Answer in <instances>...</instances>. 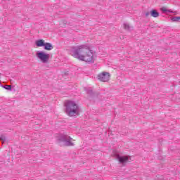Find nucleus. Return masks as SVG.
<instances>
[{"label":"nucleus","mask_w":180,"mask_h":180,"mask_svg":"<svg viewBox=\"0 0 180 180\" xmlns=\"http://www.w3.org/2000/svg\"><path fill=\"white\" fill-rule=\"evenodd\" d=\"M161 11H162V12H163V13H167V12H169L170 13H174V11H172L171 10L167 9V8H165V7H162L161 8Z\"/></svg>","instance_id":"9b49d317"},{"label":"nucleus","mask_w":180,"mask_h":180,"mask_svg":"<svg viewBox=\"0 0 180 180\" xmlns=\"http://www.w3.org/2000/svg\"><path fill=\"white\" fill-rule=\"evenodd\" d=\"M98 80L101 82H108L110 79V73L103 72L98 75L97 76Z\"/></svg>","instance_id":"423d86ee"},{"label":"nucleus","mask_w":180,"mask_h":180,"mask_svg":"<svg viewBox=\"0 0 180 180\" xmlns=\"http://www.w3.org/2000/svg\"><path fill=\"white\" fill-rule=\"evenodd\" d=\"M0 139L2 141V144H4V143H5L6 141V137H5V136H4V135H2Z\"/></svg>","instance_id":"4468645a"},{"label":"nucleus","mask_w":180,"mask_h":180,"mask_svg":"<svg viewBox=\"0 0 180 180\" xmlns=\"http://www.w3.org/2000/svg\"><path fill=\"white\" fill-rule=\"evenodd\" d=\"M3 88H4V89H7V91H11L12 89V86H11V85H4L3 86Z\"/></svg>","instance_id":"f8f14e48"},{"label":"nucleus","mask_w":180,"mask_h":180,"mask_svg":"<svg viewBox=\"0 0 180 180\" xmlns=\"http://www.w3.org/2000/svg\"><path fill=\"white\" fill-rule=\"evenodd\" d=\"M144 15L146 18H148V16H150V15H151V12H146L144 13Z\"/></svg>","instance_id":"2eb2a0df"},{"label":"nucleus","mask_w":180,"mask_h":180,"mask_svg":"<svg viewBox=\"0 0 180 180\" xmlns=\"http://www.w3.org/2000/svg\"><path fill=\"white\" fill-rule=\"evenodd\" d=\"M69 53L74 58L84 61L87 64H94L97 57L96 53L91 49L89 46L85 44L70 47Z\"/></svg>","instance_id":"f257e3e1"},{"label":"nucleus","mask_w":180,"mask_h":180,"mask_svg":"<svg viewBox=\"0 0 180 180\" xmlns=\"http://www.w3.org/2000/svg\"><path fill=\"white\" fill-rule=\"evenodd\" d=\"M64 108L65 113L70 117L79 115V107L75 101L70 100L65 101L64 103Z\"/></svg>","instance_id":"f03ea898"},{"label":"nucleus","mask_w":180,"mask_h":180,"mask_svg":"<svg viewBox=\"0 0 180 180\" xmlns=\"http://www.w3.org/2000/svg\"><path fill=\"white\" fill-rule=\"evenodd\" d=\"M150 16H152V18H158V16H160V13H158L157 10H151Z\"/></svg>","instance_id":"1a4fd4ad"},{"label":"nucleus","mask_w":180,"mask_h":180,"mask_svg":"<svg viewBox=\"0 0 180 180\" xmlns=\"http://www.w3.org/2000/svg\"><path fill=\"white\" fill-rule=\"evenodd\" d=\"M123 27L125 30H133V27L130 26L129 23L124 22Z\"/></svg>","instance_id":"9d476101"},{"label":"nucleus","mask_w":180,"mask_h":180,"mask_svg":"<svg viewBox=\"0 0 180 180\" xmlns=\"http://www.w3.org/2000/svg\"><path fill=\"white\" fill-rule=\"evenodd\" d=\"M44 50H47L48 51H50L54 49L53 46V44L49 42H45V45H44Z\"/></svg>","instance_id":"6e6552de"},{"label":"nucleus","mask_w":180,"mask_h":180,"mask_svg":"<svg viewBox=\"0 0 180 180\" xmlns=\"http://www.w3.org/2000/svg\"><path fill=\"white\" fill-rule=\"evenodd\" d=\"M172 22H179L180 17H172Z\"/></svg>","instance_id":"ddd939ff"},{"label":"nucleus","mask_w":180,"mask_h":180,"mask_svg":"<svg viewBox=\"0 0 180 180\" xmlns=\"http://www.w3.org/2000/svg\"><path fill=\"white\" fill-rule=\"evenodd\" d=\"M112 157H115L122 167H126V164L130 162V160H131V157L129 155H120L119 151L116 150L112 151Z\"/></svg>","instance_id":"7ed1b4c3"},{"label":"nucleus","mask_w":180,"mask_h":180,"mask_svg":"<svg viewBox=\"0 0 180 180\" xmlns=\"http://www.w3.org/2000/svg\"><path fill=\"white\" fill-rule=\"evenodd\" d=\"M36 57L42 64H49L50 61V54L46 53V52L43 51H37Z\"/></svg>","instance_id":"39448f33"},{"label":"nucleus","mask_w":180,"mask_h":180,"mask_svg":"<svg viewBox=\"0 0 180 180\" xmlns=\"http://www.w3.org/2000/svg\"><path fill=\"white\" fill-rule=\"evenodd\" d=\"M0 77H1V73H0Z\"/></svg>","instance_id":"f3484780"},{"label":"nucleus","mask_w":180,"mask_h":180,"mask_svg":"<svg viewBox=\"0 0 180 180\" xmlns=\"http://www.w3.org/2000/svg\"><path fill=\"white\" fill-rule=\"evenodd\" d=\"M57 140L58 143H63L64 146H66L67 147H72L74 146V143H72V138L67 134H59L57 136Z\"/></svg>","instance_id":"20e7f679"},{"label":"nucleus","mask_w":180,"mask_h":180,"mask_svg":"<svg viewBox=\"0 0 180 180\" xmlns=\"http://www.w3.org/2000/svg\"><path fill=\"white\" fill-rule=\"evenodd\" d=\"M35 44L37 47H44L46 41H44V39H37L35 41Z\"/></svg>","instance_id":"0eeeda50"},{"label":"nucleus","mask_w":180,"mask_h":180,"mask_svg":"<svg viewBox=\"0 0 180 180\" xmlns=\"http://www.w3.org/2000/svg\"><path fill=\"white\" fill-rule=\"evenodd\" d=\"M91 92H92V91H88V94H91Z\"/></svg>","instance_id":"dca6fc26"}]
</instances>
